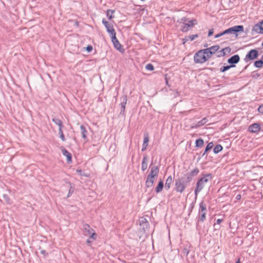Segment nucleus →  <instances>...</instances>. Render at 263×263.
I'll return each instance as SVG.
<instances>
[{"instance_id": "nucleus-52", "label": "nucleus", "mask_w": 263, "mask_h": 263, "mask_svg": "<svg viewBox=\"0 0 263 263\" xmlns=\"http://www.w3.org/2000/svg\"><path fill=\"white\" fill-rule=\"evenodd\" d=\"M189 41V39L187 38V36L185 37V38L182 39V44H185V43Z\"/></svg>"}, {"instance_id": "nucleus-49", "label": "nucleus", "mask_w": 263, "mask_h": 263, "mask_svg": "<svg viewBox=\"0 0 263 263\" xmlns=\"http://www.w3.org/2000/svg\"><path fill=\"white\" fill-rule=\"evenodd\" d=\"M258 111L259 112L263 114V104L260 105L258 108Z\"/></svg>"}, {"instance_id": "nucleus-58", "label": "nucleus", "mask_w": 263, "mask_h": 263, "mask_svg": "<svg viewBox=\"0 0 263 263\" xmlns=\"http://www.w3.org/2000/svg\"><path fill=\"white\" fill-rule=\"evenodd\" d=\"M248 66H249V65H247V66H246L244 67V68H243V70H242V71L246 70V69H247V68H248Z\"/></svg>"}, {"instance_id": "nucleus-42", "label": "nucleus", "mask_w": 263, "mask_h": 263, "mask_svg": "<svg viewBox=\"0 0 263 263\" xmlns=\"http://www.w3.org/2000/svg\"><path fill=\"white\" fill-rule=\"evenodd\" d=\"M90 235V236L89 238L92 239V240H96L97 239V234L94 231L92 232Z\"/></svg>"}, {"instance_id": "nucleus-23", "label": "nucleus", "mask_w": 263, "mask_h": 263, "mask_svg": "<svg viewBox=\"0 0 263 263\" xmlns=\"http://www.w3.org/2000/svg\"><path fill=\"white\" fill-rule=\"evenodd\" d=\"M173 182V178L171 176H169L166 180L165 183V187L166 190L170 189L171 184Z\"/></svg>"}, {"instance_id": "nucleus-40", "label": "nucleus", "mask_w": 263, "mask_h": 263, "mask_svg": "<svg viewBox=\"0 0 263 263\" xmlns=\"http://www.w3.org/2000/svg\"><path fill=\"white\" fill-rule=\"evenodd\" d=\"M145 68L147 70L153 71L154 69V67L153 64L149 63L146 65Z\"/></svg>"}, {"instance_id": "nucleus-25", "label": "nucleus", "mask_w": 263, "mask_h": 263, "mask_svg": "<svg viewBox=\"0 0 263 263\" xmlns=\"http://www.w3.org/2000/svg\"><path fill=\"white\" fill-rule=\"evenodd\" d=\"M80 129L81 132L82 137L84 139H87V131L86 130V129L83 125H81L80 126Z\"/></svg>"}, {"instance_id": "nucleus-44", "label": "nucleus", "mask_w": 263, "mask_h": 263, "mask_svg": "<svg viewBox=\"0 0 263 263\" xmlns=\"http://www.w3.org/2000/svg\"><path fill=\"white\" fill-rule=\"evenodd\" d=\"M190 252V250L187 248H184L182 251V253L185 255V256H187Z\"/></svg>"}, {"instance_id": "nucleus-22", "label": "nucleus", "mask_w": 263, "mask_h": 263, "mask_svg": "<svg viewBox=\"0 0 263 263\" xmlns=\"http://www.w3.org/2000/svg\"><path fill=\"white\" fill-rule=\"evenodd\" d=\"M163 186H164L163 181L162 180H160L159 181L157 186L155 188L156 192L157 193H159L161 192L163 188Z\"/></svg>"}, {"instance_id": "nucleus-1", "label": "nucleus", "mask_w": 263, "mask_h": 263, "mask_svg": "<svg viewBox=\"0 0 263 263\" xmlns=\"http://www.w3.org/2000/svg\"><path fill=\"white\" fill-rule=\"evenodd\" d=\"M149 168L150 173L147 176L145 184L147 188H150L153 186L155 177L158 176L159 172V167L158 166H152L151 164Z\"/></svg>"}, {"instance_id": "nucleus-32", "label": "nucleus", "mask_w": 263, "mask_h": 263, "mask_svg": "<svg viewBox=\"0 0 263 263\" xmlns=\"http://www.w3.org/2000/svg\"><path fill=\"white\" fill-rule=\"evenodd\" d=\"M222 149L223 147L220 144H217L214 148L213 152L216 154L221 152L222 150Z\"/></svg>"}, {"instance_id": "nucleus-39", "label": "nucleus", "mask_w": 263, "mask_h": 263, "mask_svg": "<svg viewBox=\"0 0 263 263\" xmlns=\"http://www.w3.org/2000/svg\"><path fill=\"white\" fill-rule=\"evenodd\" d=\"M59 133L60 134V137L62 141H65L66 139L65 138L64 135L63 133L62 129H59Z\"/></svg>"}, {"instance_id": "nucleus-9", "label": "nucleus", "mask_w": 263, "mask_h": 263, "mask_svg": "<svg viewBox=\"0 0 263 263\" xmlns=\"http://www.w3.org/2000/svg\"><path fill=\"white\" fill-rule=\"evenodd\" d=\"M121 103L120 104V105L121 106V111L120 112V115L125 117V106L127 103V97L126 95H123L121 96L120 98Z\"/></svg>"}, {"instance_id": "nucleus-45", "label": "nucleus", "mask_w": 263, "mask_h": 263, "mask_svg": "<svg viewBox=\"0 0 263 263\" xmlns=\"http://www.w3.org/2000/svg\"><path fill=\"white\" fill-rule=\"evenodd\" d=\"M147 167V163H142L141 164V170L142 171H145Z\"/></svg>"}, {"instance_id": "nucleus-51", "label": "nucleus", "mask_w": 263, "mask_h": 263, "mask_svg": "<svg viewBox=\"0 0 263 263\" xmlns=\"http://www.w3.org/2000/svg\"><path fill=\"white\" fill-rule=\"evenodd\" d=\"M213 33H214V29H210L208 32V36H210L212 35Z\"/></svg>"}, {"instance_id": "nucleus-5", "label": "nucleus", "mask_w": 263, "mask_h": 263, "mask_svg": "<svg viewBox=\"0 0 263 263\" xmlns=\"http://www.w3.org/2000/svg\"><path fill=\"white\" fill-rule=\"evenodd\" d=\"M259 55V52L256 49H253L250 50L246 54L244 58V61L246 63H248L250 61H253L256 59Z\"/></svg>"}, {"instance_id": "nucleus-29", "label": "nucleus", "mask_w": 263, "mask_h": 263, "mask_svg": "<svg viewBox=\"0 0 263 263\" xmlns=\"http://www.w3.org/2000/svg\"><path fill=\"white\" fill-rule=\"evenodd\" d=\"M106 29L107 32L109 33L110 35L116 33L115 30L114 29L113 25L111 24L109 25L108 26H106Z\"/></svg>"}, {"instance_id": "nucleus-63", "label": "nucleus", "mask_w": 263, "mask_h": 263, "mask_svg": "<svg viewBox=\"0 0 263 263\" xmlns=\"http://www.w3.org/2000/svg\"><path fill=\"white\" fill-rule=\"evenodd\" d=\"M207 46V44H205V45H204V47H206Z\"/></svg>"}, {"instance_id": "nucleus-48", "label": "nucleus", "mask_w": 263, "mask_h": 263, "mask_svg": "<svg viewBox=\"0 0 263 263\" xmlns=\"http://www.w3.org/2000/svg\"><path fill=\"white\" fill-rule=\"evenodd\" d=\"M92 46L91 45H88L86 48V50L88 52H90L92 51Z\"/></svg>"}, {"instance_id": "nucleus-18", "label": "nucleus", "mask_w": 263, "mask_h": 263, "mask_svg": "<svg viewBox=\"0 0 263 263\" xmlns=\"http://www.w3.org/2000/svg\"><path fill=\"white\" fill-rule=\"evenodd\" d=\"M201 214L199 213V217L198 219L197 220V222L196 223V229H198V226H199V222H203L206 219V212H200Z\"/></svg>"}, {"instance_id": "nucleus-13", "label": "nucleus", "mask_w": 263, "mask_h": 263, "mask_svg": "<svg viewBox=\"0 0 263 263\" xmlns=\"http://www.w3.org/2000/svg\"><path fill=\"white\" fill-rule=\"evenodd\" d=\"M231 51V49L230 47H225L219 51H216V57L218 58L224 57L226 55V52L229 53H230Z\"/></svg>"}, {"instance_id": "nucleus-26", "label": "nucleus", "mask_w": 263, "mask_h": 263, "mask_svg": "<svg viewBox=\"0 0 263 263\" xmlns=\"http://www.w3.org/2000/svg\"><path fill=\"white\" fill-rule=\"evenodd\" d=\"M67 183H68L70 186V187H69V189L68 191V194L67 196V198H69L74 192V185L73 184H72L71 183H70V182H67Z\"/></svg>"}, {"instance_id": "nucleus-35", "label": "nucleus", "mask_w": 263, "mask_h": 263, "mask_svg": "<svg viewBox=\"0 0 263 263\" xmlns=\"http://www.w3.org/2000/svg\"><path fill=\"white\" fill-rule=\"evenodd\" d=\"M231 68H232V67L231 66H230V65H224V66H222L219 69V70H220V72H226V71L228 70L229 69H230Z\"/></svg>"}, {"instance_id": "nucleus-12", "label": "nucleus", "mask_w": 263, "mask_h": 263, "mask_svg": "<svg viewBox=\"0 0 263 263\" xmlns=\"http://www.w3.org/2000/svg\"><path fill=\"white\" fill-rule=\"evenodd\" d=\"M139 224L141 227V231L145 233L146 229L148 228L149 226V223L147 219L145 218L141 217L139 219Z\"/></svg>"}, {"instance_id": "nucleus-21", "label": "nucleus", "mask_w": 263, "mask_h": 263, "mask_svg": "<svg viewBox=\"0 0 263 263\" xmlns=\"http://www.w3.org/2000/svg\"><path fill=\"white\" fill-rule=\"evenodd\" d=\"M114 46V47L117 49L118 50V51H119L120 52H121V53H123L125 51V50L123 48V46L120 43V42L118 41H117V42H115V43L113 44Z\"/></svg>"}, {"instance_id": "nucleus-16", "label": "nucleus", "mask_w": 263, "mask_h": 263, "mask_svg": "<svg viewBox=\"0 0 263 263\" xmlns=\"http://www.w3.org/2000/svg\"><path fill=\"white\" fill-rule=\"evenodd\" d=\"M62 152L63 155L66 157L67 162L69 163H71L72 162V155L71 153L64 148L62 149Z\"/></svg>"}, {"instance_id": "nucleus-57", "label": "nucleus", "mask_w": 263, "mask_h": 263, "mask_svg": "<svg viewBox=\"0 0 263 263\" xmlns=\"http://www.w3.org/2000/svg\"><path fill=\"white\" fill-rule=\"evenodd\" d=\"M90 238L88 239L87 240L86 242H87V243H91L92 241H91V240H90Z\"/></svg>"}, {"instance_id": "nucleus-62", "label": "nucleus", "mask_w": 263, "mask_h": 263, "mask_svg": "<svg viewBox=\"0 0 263 263\" xmlns=\"http://www.w3.org/2000/svg\"><path fill=\"white\" fill-rule=\"evenodd\" d=\"M261 46L263 47V42L261 43Z\"/></svg>"}, {"instance_id": "nucleus-55", "label": "nucleus", "mask_w": 263, "mask_h": 263, "mask_svg": "<svg viewBox=\"0 0 263 263\" xmlns=\"http://www.w3.org/2000/svg\"><path fill=\"white\" fill-rule=\"evenodd\" d=\"M222 219H218L216 221V222L217 224H220L222 221Z\"/></svg>"}, {"instance_id": "nucleus-43", "label": "nucleus", "mask_w": 263, "mask_h": 263, "mask_svg": "<svg viewBox=\"0 0 263 263\" xmlns=\"http://www.w3.org/2000/svg\"><path fill=\"white\" fill-rule=\"evenodd\" d=\"M77 173H78L80 176H83L85 177H88V175L83 172V171L81 170H77L76 171Z\"/></svg>"}, {"instance_id": "nucleus-34", "label": "nucleus", "mask_w": 263, "mask_h": 263, "mask_svg": "<svg viewBox=\"0 0 263 263\" xmlns=\"http://www.w3.org/2000/svg\"><path fill=\"white\" fill-rule=\"evenodd\" d=\"M254 65L255 67L260 68L262 67L263 62L260 59H259L254 62Z\"/></svg>"}, {"instance_id": "nucleus-54", "label": "nucleus", "mask_w": 263, "mask_h": 263, "mask_svg": "<svg viewBox=\"0 0 263 263\" xmlns=\"http://www.w3.org/2000/svg\"><path fill=\"white\" fill-rule=\"evenodd\" d=\"M41 253L42 254H43L44 255L46 256V255H47V253H46V251L45 250H42L41 251Z\"/></svg>"}, {"instance_id": "nucleus-8", "label": "nucleus", "mask_w": 263, "mask_h": 263, "mask_svg": "<svg viewBox=\"0 0 263 263\" xmlns=\"http://www.w3.org/2000/svg\"><path fill=\"white\" fill-rule=\"evenodd\" d=\"M255 33L263 34V20L253 26L251 34L254 35Z\"/></svg>"}, {"instance_id": "nucleus-10", "label": "nucleus", "mask_w": 263, "mask_h": 263, "mask_svg": "<svg viewBox=\"0 0 263 263\" xmlns=\"http://www.w3.org/2000/svg\"><path fill=\"white\" fill-rule=\"evenodd\" d=\"M243 26L242 25H237L229 28L230 34H235L236 36L238 33L243 32Z\"/></svg>"}, {"instance_id": "nucleus-24", "label": "nucleus", "mask_w": 263, "mask_h": 263, "mask_svg": "<svg viewBox=\"0 0 263 263\" xmlns=\"http://www.w3.org/2000/svg\"><path fill=\"white\" fill-rule=\"evenodd\" d=\"M52 121L59 126V129H62L63 127L62 122L59 119L53 118Z\"/></svg>"}, {"instance_id": "nucleus-20", "label": "nucleus", "mask_w": 263, "mask_h": 263, "mask_svg": "<svg viewBox=\"0 0 263 263\" xmlns=\"http://www.w3.org/2000/svg\"><path fill=\"white\" fill-rule=\"evenodd\" d=\"M83 229L86 235L90 234L94 231L88 224H84Z\"/></svg>"}, {"instance_id": "nucleus-46", "label": "nucleus", "mask_w": 263, "mask_h": 263, "mask_svg": "<svg viewBox=\"0 0 263 263\" xmlns=\"http://www.w3.org/2000/svg\"><path fill=\"white\" fill-rule=\"evenodd\" d=\"M189 21V18L186 17H183L181 19V21L182 22L183 25L187 23Z\"/></svg>"}, {"instance_id": "nucleus-6", "label": "nucleus", "mask_w": 263, "mask_h": 263, "mask_svg": "<svg viewBox=\"0 0 263 263\" xmlns=\"http://www.w3.org/2000/svg\"><path fill=\"white\" fill-rule=\"evenodd\" d=\"M220 48V46L218 45L213 46L211 47L207 48L204 49H202V51L205 54V55L208 59H209L212 54L216 53Z\"/></svg>"}, {"instance_id": "nucleus-28", "label": "nucleus", "mask_w": 263, "mask_h": 263, "mask_svg": "<svg viewBox=\"0 0 263 263\" xmlns=\"http://www.w3.org/2000/svg\"><path fill=\"white\" fill-rule=\"evenodd\" d=\"M206 207L205 204L203 202H201L199 204V213L200 212H206Z\"/></svg>"}, {"instance_id": "nucleus-33", "label": "nucleus", "mask_w": 263, "mask_h": 263, "mask_svg": "<svg viewBox=\"0 0 263 263\" xmlns=\"http://www.w3.org/2000/svg\"><path fill=\"white\" fill-rule=\"evenodd\" d=\"M115 10L108 9L106 12L107 17L109 20H111L114 17V16L112 15V14L114 13Z\"/></svg>"}, {"instance_id": "nucleus-27", "label": "nucleus", "mask_w": 263, "mask_h": 263, "mask_svg": "<svg viewBox=\"0 0 263 263\" xmlns=\"http://www.w3.org/2000/svg\"><path fill=\"white\" fill-rule=\"evenodd\" d=\"M213 143L212 142L209 143L205 147L204 152L202 155V157H203L208 151L211 150L213 148Z\"/></svg>"}, {"instance_id": "nucleus-3", "label": "nucleus", "mask_w": 263, "mask_h": 263, "mask_svg": "<svg viewBox=\"0 0 263 263\" xmlns=\"http://www.w3.org/2000/svg\"><path fill=\"white\" fill-rule=\"evenodd\" d=\"M202 177L198 179L196 183V186L195 189L194 193L195 196L201 191L203 189L205 183H207L209 180H212L213 175L212 174H202Z\"/></svg>"}, {"instance_id": "nucleus-15", "label": "nucleus", "mask_w": 263, "mask_h": 263, "mask_svg": "<svg viewBox=\"0 0 263 263\" xmlns=\"http://www.w3.org/2000/svg\"><path fill=\"white\" fill-rule=\"evenodd\" d=\"M149 141V137L148 135V134L145 133L144 135V139H143V142L142 144V147L141 151L142 152L145 151L147 148V147L148 146V143Z\"/></svg>"}, {"instance_id": "nucleus-31", "label": "nucleus", "mask_w": 263, "mask_h": 263, "mask_svg": "<svg viewBox=\"0 0 263 263\" xmlns=\"http://www.w3.org/2000/svg\"><path fill=\"white\" fill-rule=\"evenodd\" d=\"M230 34L229 28L215 35V39L220 37L224 35Z\"/></svg>"}, {"instance_id": "nucleus-60", "label": "nucleus", "mask_w": 263, "mask_h": 263, "mask_svg": "<svg viewBox=\"0 0 263 263\" xmlns=\"http://www.w3.org/2000/svg\"><path fill=\"white\" fill-rule=\"evenodd\" d=\"M260 60L262 61L263 62V55H262V57H261L260 58Z\"/></svg>"}, {"instance_id": "nucleus-19", "label": "nucleus", "mask_w": 263, "mask_h": 263, "mask_svg": "<svg viewBox=\"0 0 263 263\" xmlns=\"http://www.w3.org/2000/svg\"><path fill=\"white\" fill-rule=\"evenodd\" d=\"M208 121V120L206 117L203 118L202 120L198 121L195 125L192 126L191 128H198L200 126H201L204 125Z\"/></svg>"}, {"instance_id": "nucleus-37", "label": "nucleus", "mask_w": 263, "mask_h": 263, "mask_svg": "<svg viewBox=\"0 0 263 263\" xmlns=\"http://www.w3.org/2000/svg\"><path fill=\"white\" fill-rule=\"evenodd\" d=\"M251 76L252 78L257 79L260 76V74L257 72V71H254L251 72Z\"/></svg>"}, {"instance_id": "nucleus-56", "label": "nucleus", "mask_w": 263, "mask_h": 263, "mask_svg": "<svg viewBox=\"0 0 263 263\" xmlns=\"http://www.w3.org/2000/svg\"><path fill=\"white\" fill-rule=\"evenodd\" d=\"M193 208H194V205H193V203H192L191 204L190 208V213L192 212Z\"/></svg>"}, {"instance_id": "nucleus-11", "label": "nucleus", "mask_w": 263, "mask_h": 263, "mask_svg": "<svg viewBox=\"0 0 263 263\" xmlns=\"http://www.w3.org/2000/svg\"><path fill=\"white\" fill-rule=\"evenodd\" d=\"M240 61V57L238 54H235L231 57L228 60V63L232 68L235 67V65Z\"/></svg>"}, {"instance_id": "nucleus-17", "label": "nucleus", "mask_w": 263, "mask_h": 263, "mask_svg": "<svg viewBox=\"0 0 263 263\" xmlns=\"http://www.w3.org/2000/svg\"><path fill=\"white\" fill-rule=\"evenodd\" d=\"M199 173V170L198 168H195L189 174L184 175L186 177H189L191 178V181L192 180V177L197 176Z\"/></svg>"}, {"instance_id": "nucleus-53", "label": "nucleus", "mask_w": 263, "mask_h": 263, "mask_svg": "<svg viewBox=\"0 0 263 263\" xmlns=\"http://www.w3.org/2000/svg\"><path fill=\"white\" fill-rule=\"evenodd\" d=\"M241 196L240 194H238L236 196V197H235V199L237 200H239L241 199Z\"/></svg>"}, {"instance_id": "nucleus-50", "label": "nucleus", "mask_w": 263, "mask_h": 263, "mask_svg": "<svg viewBox=\"0 0 263 263\" xmlns=\"http://www.w3.org/2000/svg\"><path fill=\"white\" fill-rule=\"evenodd\" d=\"M147 155H145V156H144V157L143 158L142 163H147Z\"/></svg>"}, {"instance_id": "nucleus-14", "label": "nucleus", "mask_w": 263, "mask_h": 263, "mask_svg": "<svg viewBox=\"0 0 263 263\" xmlns=\"http://www.w3.org/2000/svg\"><path fill=\"white\" fill-rule=\"evenodd\" d=\"M249 131L253 133H257L260 130V126L258 123H253L249 127Z\"/></svg>"}, {"instance_id": "nucleus-64", "label": "nucleus", "mask_w": 263, "mask_h": 263, "mask_svg": "<svg viewBox=\"0 0 263 263\" xmlns=\"http://www.w3.org/2000/svg\"><path fill=\"white\" fill-rule=\"evenodd\" d=\"M214 64V62H212L211 65H213Z\"/></svg>"}, {"instance_id": "nucleus-36", "label": "nucleus", "mask_w": 263, "mask_h": 263, "mask_svg": "<svg viewBox=\"0 0 263 263\" xmlns=\"http://www.w3.org/2000/svg\"><path fill=\"white\" fill-rule=\"evenodd\" d=\"M3 199L5 202L7 204H11V200L9 198L8 195L6 194H4L3 195Z\"/></svg>"}, {"instance_id": "nucleus-38", "label": "nucleus", "mask_w": 263, "mask_h": 263, "mask_svg": "<svg viewBox=\"0 0 263 263\" xmlns=\"http://www.w3.org/2000/svg\"><path fill=\"white\" fill-rule=\"evenodd\" d=\"M110 36L111 39V42L113 44L118 41V40L116 37V33H114V34L110 35Z\"/></svg>"}, {"instance_id": "nucleus-30", "label": "nucleus", "mask_w": 263, "mask_h": 263, "mask_svg": "<svg viewBox=\"0 0 263 263\" xmlns=\"http://www.w3.org/2000/svg\"><path fill=\"white\" fill-rule=\"evenodd\" d=\"M204 141L201 138L197 139L195 141V146L196 147H201L203 145Z\"/></svg>"}, {"instance_id": "nucleus-7", "label": "nucleus", "mask_w": 263, "mask_h": 263, "mask_svg": "<svg viewBox=\"0 0 263 263\" xmlns=\"http://www.w3.org/2000/svg\"><path fill=\"white\" fill-rule=\"evenodd\" d=\"M197 24V22L196 20L193 19L192 20H190L187 23H185L181 26V31L182 32H187L191 28H192L194 25Z\"/></svg>"}, {"instance_id": "nucleus-41", "label": "nucleus", "mask_w": 263, "mask_h": 263, "mask_svg": "<svg viewBox=\"0 0 263 263\" xmlns=\"http://www.w3.org/2000/svg\"><path fill=\"white\" fill-rule=\"evenodd\" d=\"M198 37V35L197 34H193V35H190L187 36V38L190 41H193L195 39L197 38Z\"/></svg>"}, {"instance_id": "nucleus-2", "label": "nucleus", "mask_w": 263, "mask_h": 263, "mask_svg": "<svg viewBox=\"0 0 263 263\" xmlns=\"http://www.w3.org/2000/svg\"><path fill=\"white\" fill-rule=\"evenodd\" d=\"M191 182V178L184 175L179 177L175 181V190L177 192L182 193Z\"/></svg>"}, {"instance_id": "nucleus-59", "label": "nucleus", "mask_w": 263, "mask_h": 263, "mask_svg": "<svg viewBox=\"0 0 263 263\" xmlns=\"http://www.w3.org/2000/svg\"><path fill=\"white\" fill-rule=\"evenodd\" d=\"M235 263H240V259H238L236 261V262H235Z\"/></svg>"}, {"instance_id": "nucleus-4", "label": "nucleus", "mask_w": 263, "mask_h": 263, "mask_svg": "<svg viewBox=\"0 0 263 263\" xmlns=\"http://www.w3.org/2000/svg\"><path fill=\"white\" fill-rule=\"evenodd\" d=\"M208 60L205 54L202 50L197 52L194 56V61L196 63L202 64L206 62Z\"/></svg>"}, {"instance_id": "nucleus-61", "label": "nucleus", "mask_w": 263, "mask_h": 263, "mask_svg": "<svg viewBox=\"0 0 263 263\" xmlns=\"http://www.w3.org/2000/svg\"><path fill=\"white\" fill-rule=\"evenodd\" d=\"M165 79H166V84H168V82H167V79L165 78Z\"/></svg>"}, {"instance_id": "nucleus-47", "label": "nucleus", "mask_w": 263, "mask_h": 263, "mask_svg": "<svg viewBox=\"0 0 263 263\" xmlns=\"http://www.w3.org/2000/svg\"><path fill=\"white\" fill-rule=\"evenodd\" d=\"M102 23L104 25V26L105 27V28L106 27V26H108L109 25H110V24L107 21H106L105 20V18H103L102 20Z\"/></svg>"}]
</instances>
